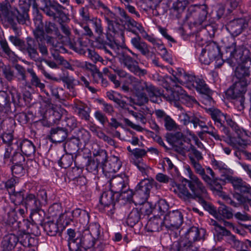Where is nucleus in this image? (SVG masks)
Segmentation results:
<instances>
[{
  "label": "nucleus",
  "mask_w": 251,
  "mask_h": 251,
  "mask_svg": "<svg viewBox=\"0 0 251 251\" xmlns=\"http://www.w3.org/2000/svg\"><path fill=\"white\" fill-rule=\"evenodd\" d=\"M39 4H34V6H38L43 11L48 7H51L59 15L62 13L63 7L57 2H51L50 0H38Z\"/></svg>",
  "instance_id": "25"
},
{
  "label": "nucleus",
  "mask_w": 251,
  "mask_h": 251,
  "mask_svg": "<svg viewBox=\"0 0 251 251\" xmlns=\"http://www.w3.org/2000/svg\"><path fill=\"white\" fill-rule=\"evenodd\" d=\"M25 164H13L11 167V170L13 175H17L22 176L24 175L25 173Z\"/></svg>",
  "instance_id": "54"
},
{
  "label": "nucleus",
  "mask_w": 251,
  "mask_h": 251,
  "mask_svg": "<svg viewBox=\"0 0 251 251\" xmlns=\"http://www.w3.org/2000/svg\"><path fill=\"white\" fill-rule=\"evenodd\" d=\"M128 179L127 177H122L116 176L112 178L110 180V190L114 193L119 194L123 191L128 189Z\"/></svg>",
  "instance_id": "11"
},
{
  "label": "nucleus",
  "mask_w": 251,
  "mask_h": 251,
  "mask_svg": "<svg viewBox=\"0 0 251 251\" xmlns=\"http://www.w3.org/2000/svg\"><path fill=\"white\" fill-rule=\"evenodd\" d=\"M82 238V247L84 248H91L95 245L96 240L93 236H81Z\"/></svg>",
  "instance_id": "57"
},
{
  "label": "nucleus",
  "mask_w": 251,
  "mask_h": 251,
  "mask_svg": "<svg viewBox=\"0 0 251 251\" xmlns=\"http://www.w3.org/2000/svg\"><path fill=\"white\" fill-rule=\"evenodd\" d=\"M36 41L31 38H26V44L24 49L26 52L31 59L35 62H41V58L39 57V53L37 50Z\"/></svg>",
  "instance_id": "14"
},
{
  "label": "nucleus",
  "mask_w": 251,
  "mask_h": 251,
  "mask_svg": "<svg viewBox=\"0 0 251 251\" xmlns=\"http://www.w3.org/2000/svg\"><path fill=\"white\" fill-rule=\"evenodd\" d=\"M13 145L16 147L17 151H21L22 153L26 156H31L35 153V147L29 140H16V142L13 143Z\"/></svg>",
  "instance_id": "12"
},
{
  "label": "nucleus",
  "mask_w": 251,
  "mask_h": 251,
  "mask_svg": "<svg viewBox=\"0 0 251 251\" xmlns=\"http://www.w3.org/2000/svg\"><path fill=\"white\" fill-rule=\"evenodd\" d=\"M76 120L74 117H67L62 121V126L68 127L69 129H73L76 127Z\"/></svg>",
  "instance_id": "58"
},
{
  "label": "nucleus",
  "mask_w": 251,
  "mask_h": 251,
  "mask_svg": "<svg viewBox=\"0 0 251 251\" xmlns=\"http://www.w3.org/2000/svg\"><path fill=\"white\" fill-rule=\"evenodd\" d=\"M0 46L3 51L8 56L9 59L12 61L16 60L17 55L11 50L6 40L2 37H0Z\"/></svg>",
  "instance_id": "33"
},
{
  "label": "nucleus",
  "mask_w": 251,
  "mask_h": 251,
  "mask_svg": "<svg viewBox=\"0 0 251 251\" xmlns=\"http://www.w3.org/2000/svg\"><path fill=\"white\" fill-rule=\"evenodd\" d=\"M208 128H205L206 130H204V132L208 133L212 137H213L216 140H221V138L219 134H218L217 131L212 126L211 123L210 122L207 123Z\"/></svg>",
  "instance_id": "62"
},
{
  "label": "nucleus",
  "mask_w": 251,
  "mask_h": 251,
  "mask_svg": "<svg viewBox=\"0 0 251 251\" xmlns=\"http://www.w3.org/2000/svg\"><path fill=\"white\" fill-rule=\"evenodd\" d=\"M78 115L82 119L86 121L89 120L90 118V109L87 106H82L79 107Z\"/></svg>",
  "instance_id": "59"
},
{
  "label": "nucleus",
  "mask_w": 251,
  "mask_h": 251,
  "mask_svg": "<svg viewBox=\"0 0 251 251\" xmlns=\"http://www.w3.org/2000/svg\"><path fill=\"white\" fill-rule=\"evenodd\" d=\"M111 48L118 55V58L122 65L127 68L130 72L139 76H142L147 74V71L140 68L138 62L130 56L125 54L121 47L117 45H112Z\"/></svg>",
  "instance_id": "4"
},
{
  "label": "nucleus",
  "mask_w": 251,
  "mask_h": 251,
  "mask_svg": "<svg viewBox=\"0 0 251 251\" xmlns=\"http://www.w3.org/2000/svg\"><path fill=\"white\" fill-rule=\"evenodd\" d=\"M7 92L8 95L11 96L12 101L14 103L18 104L20 102L22 98L21 94L15 87L9 86Z\"/></svg>",
  "instance_id": "44"
},
{
  "label": "nucleus",
  "mask_w": 251,
  "mask_h": 251,
  "mask_svg": "<svg viewBox=\"0 0 251 251\" xmlns=\"http://www.w3.org/2000/svg\"><path fill=\"white\" fill-rule=\"evenodd\" d=\"M169 208V205L167 201L164 199L159 200L157 203L155 204L154 211H157L161 214L165 212Z\"/></svg>",
  "instance_id": "51"
},
{
  "label": "nucleus",
  "mask_w": 251,
  "mask_h": 251,
  "mask_svg": "<svg viewBox=\"0 0 251 251\" xmlns=\"http://www.w3.org/2000/svg\"><path fill=\"white\" fill-rule=\"evenodd\" d=\"M184 173L189 179H184L193 195V199L197 198L199 201L202 205L206 204L205 199L208 198V194L205 187L200 179L194 174L190 166L186 165L184 167Z\"/></svg>",
  "instance_id": "3"
},
{
  "label": "nucleus",
  "mask_w": 251,
  "mask_h": 251,
  "mask_svg": "<svg viewBox=\"0 0 251 251\" xmlns=\"http://www.w3.org/2000/svg\"><path fill=\"white\" fill-rule=\"evenodd\" d=\"M10 105V98L7 91H0V112L2 113V116L11 111Z\"/></svg>",
  "instance_id": "22"
},
{
  "label": "nucleus",
  "mask_w": 251,
  "mask_h": 251,
  "mask_svg": "<svg viewBox=\"0 0 251 251\" xmlns=\"http://www.w3.org/2000/svg\"><path fill=\"white\" fill-rule=\"evenodd\" d=\"M153 183L152 179H144L137 184L134 192V198L140 200L139 203H144L148 200Z\"/></svg>",
  "instance_id": "7"
},
{
  "label": "nucleus",
  "mask_w": 251,
  "mask_h": 251,
  "mask_svg": "<svg viewBox=\"0 0 251 251\" xmlns=\"http://www.w3.org/2000/svg\"><path fill=\"white\" fill-rule=\"evenodd\" d=\"M134 86L135 96L137 99L136 103L142 105L148 101V98L147 95L143 92L146 89L147 92L150 100L154 103H159L162 101L161 96L162 95V90L155 87L151 84L146 82H141L139 80L136 82Z\"/></svg>",
  "instance_id": "2"
},
{
  "label": "nucleus",
  "mask_w": 251,
  "mask_h": 251,
  "mask_svg": "<svg viewBox=\"0 0 251 251\" xmlns=\"http://www.w3.org/2000/svg\"><path fill=\"white\" fill-rule=\"evenodd\" d=\"M174 83H178L180 84H182L184 83H186L192 86L196 77L192 75L186 74L183 70L180 69L178 76L174 75Z\"/></svg>",
  "instance_id": "27"
},
{
  "label": "nucleus",
  "mask_w": 251,
  "mask_h": 251,
  "mask_svg": "<svg viewBox=\"0 0 251 251\" xmlns=\"http://www.w3.org/2000/svg\"><path fill=\"white\" fill-rule=\"evenodd\" d=\"M140 219L139 211L136 208H134L128 215L126 222L128 226H133L138 222Z\"/></svg>",
  "instance_id": "37"
},
{
  "label": "nucleus",
  "mask_w": 251,
  "mask_h": 251,
  "mask_svg": "<svg viewBox=\"0 0 251 251\" xmlns=\"http://www.w3.org/2000/svg\"><path fill=\"white\" fill-rule=\"evenodd\" d=\"M212 119L214 121L215 123L218 126H222L225 122L226 115L221 113L218 109L212 107L208 109Z\"/></svg>",
  "instance_id": "30"
},
{
  "label": "nucleus",
  "mask_w": 251,
  "mask_h": 251,
  "mask_svg": "<svg viewBox=\"0 0 251 251\" xmlns=\"http://www.w3.org/2000/svg\"><path fill=\"white\" fill-rule=\"evenodd\" d=\"M172 191L175 192L181 199L185 201L193 199V195L190 193L185 185L182 183L177 184L172 181Z\"/></svg>",
  "instance_id": "15"
},
{
  "label": "nucleus",
  "mask_w": 251,
  "mask_h": 251,
  "mask_svg": "<svg viewBox=\"0 0 251 251\" xmlns=\"http://www.w3.org/2000/svg\"><path fill=\"white\" fill-rule=\"evenodd\" d=\"M209 224L214 226V230L217 232V233H214V235H228V231L224 227L220 226L218 223L214 220L211 219L209 221Z\"/></svg>",
  "instance_id": "49"
},
{
  "label": "nucleus",
  "mask_w": 251,
  "mask_h": 251,
  "mask_svg": "<svg viewBox=\"0 0 251 251\" xmlns=\"http://www.w3.org/2000/svg\"><path fill=\"white\" fill-rule=\"evenodd\" d=\"M68 246L71 251H78L82 246V238L81 236H69Z\"/></svg>",
  "instance_id": "32"
},
{
  "label": "nucleus",
  "mask_w": 251,
  "mask_h": 251,
  "mask_svg": "<svg viewBox=\"0 0 251 251\" xmlns=\"http://www.w3.org/2000/svg\"><path fill=\"white\" fill-rule=\"evenodd\" d=\"M120 24L118 22L117 20L111 21L107 23V34H109L111 36L118 33L120 31Z\"/></svg>",
  "instance_id": "48"
},
{
  "label": "nucleus",
  "mask_w": 251,
  "mask_h": 251,
  "mask_svg": "<svg viewBox=\"0 0 251 251\" xmlns=\"http://www.w3.org/2000/svg\"><path fill=\"white\" fill-rule=\"evenodd\" d=\"M234 197L240 203L243 204L249 203L251 206V186L247 183L239 193L234 195Z\"/></svg>",
  "instance_id": "16"
},
{
  "label": "nucleus",
  "mask_w": 251,
  "mask_h": 251,
  "mask_svg": "<svg viewBox=\"0 0 251 251\" xmlns=\"http://www.w3.org/2000/svg\"><path fill=\"white\" fill-rule=\"evenodd\" d=\"M25 200L26 205L31 206L33 209L35 210H37L41 207V202L40 200L37 199L36 196L34 194H27Z\"/></svg>",
  "instance_id": "36"
},
{
  "label": "nucleus",
  "mask_w": 251,
  "mask_h": 251,
  "mask_svg": "<svg viewBox=\"0 0 251 251\" xmlns=\"http://www.w3.org/2000/svg\"><path fill=\"white\" fill-rule=\"evenodd\" d=\"M113 192L111 191L102 193L100 200V203L104 206H108L114 203Z\"/></svg>",
  "instance_id": "34"
},
{
  "label": "nucleus",
  "mask_w": 251,
  "mask_h": 251,
  "mask_svg": "<svg viewBox=\"0 0 251 251\" xmlns=\"http://www.w3.org/2000/svg\"><path fill=\"white\" fill-rule=\"evenodd\" d=\"M93 155L96 157V161L99 164H101L103 167L107 159L106 151L104 150L99 149L95 152H94Z\"/></svg>",
  "instance_id": "43"
},
{
  "label": "nucleus",
  "mask_w": 251,
  "mask_h": 251,
  "mask_svg": "<svg viewBox=\"0 0 251 251\" xmlns=\"http://www.w3.org/2000/svg\"><path fill=\"white\" fill-rule=\"evenodd\" d=\"M131 43L132 46L139 50L143 55L146 56L149 54L150 50L147 44L144 42H142L141 38L139 36L131 38Z\"/></svg>",
  "instance_id": "29"
},
{
  "label": "nucleus",
  "mask_w": 251,
  "mask_h": 251,
  "mask_svg": "<svg viewBox=\"0 0 251 251\" xmlns=\"http://www.w3.org/2000/svg\"><path fill=\"white\" fill-rule=\"evenodd\" d=\"M192 86L195 88L197 91L201 94H211V91L208 87L203 79L199 78H196L194 81Z\"/></svg>",
  "instance_id": "31"
},
{
  "label": "nucleus",
  "mask_w": 251,
  "mask_h": 251,
  "mask_svg": "<svg viewBox=\"0 0 251 251\" xmlns=\"http://www.w3.org/2000/svg\"><path fill=\"white\" fill-rule=\"evenodd\" d=\"M227 49L230 50L229 59L233 63L237 62L239 64L236 67L235 72L238 80L227 90L226 94L232 99H238L240 104L242 105L244 102V95L251 82L250 76L251 72L248 67L246 66L243 59H239V54H237L238 49L236 48L234 42L231 47Z\"/></svg>",
  "instance_id": "1"
},
{
  "label": "nucleus",
  "mask_w": 251,
  "mask_h": 251,
  "mask_svg": "<svg viewBox=\"0 0 251 251\" xmlns=\"http://www.w3.org/2000/svg\"><path fill=\"white\" fill-rule=\"evenodd\" d=\"M19 240L18 236H4L1 244L2 251H11Z\"/></svg>",
  "instance_id": "28"
},
{
  "label": "nucleus",
  "mask_w": 251,
  "mask_h": 251,
  "mask_svg": "<svg viewBox=\"0 0 251 251\" xmlns=\"http://www.w3.org/2000/svg\"><path fill=\"white\" fill-rule=\"evenodd\" d=\"M227 241L232 247L235 248L238 251H240L243 248H247V244H248V243L246 241L245 243L241 242L236 239L235 236H228Z\"/></svg>",
  "instance_id": "42"
},
{
  "label": "nucleus",
  "mask_w": 251,
  "mask_h": 251,
  "mask_svg": "<svg viewBox=\"0 0 251 251\" xmlns=\"http://www.w3.org/2000/svg\"><path fill=\"white\" fill-rule=\"evenodd\" d=\"M18 9L11 8L8 10L0 3V19L3 24L14 26L16 25L17 17L19 16Z\"/></svg>",
  "instance_id": "8"
},
{
  "label": "nucleus",
  "mask_w": 251,
  "mask_h": 251,
  "mask_svg": "<svg viewBox=\"0 0 251 251\" xmlns=\"http://www.w3.org/2000/svg\"><path fill=\"white\" fill-rule=\"evenodd\" d=\"M239 59H242L245 63L246 66L248 67L251 72V54L248 55V50H244L242 55L240 54L241 50L238 49Z\"/></svg>",
  "instance_id": "56"
},
{
  "label": "nucleus",
  "mask_w": 251,
  "mask_h": 251,
  "mask_svg": "<svg viewBox=\"0 0 251 251\" xmlns=\"http://www.w3.org/2000/svg\"><path fill=\"white\" fill-rule=\"evenodd\" d=\"M155 114L157 118L164 120V126L167 130L172 131L177 128V124L175 121L164 111L160 109L156 110L155 111Z\"/></svg>",
  "instance_id": "18"
},
{
  "label": "nucleus",
  "mask_w": 251,
  "mask_h": 251,
  "mask_svg": "<svg viewBox=\"0 0 251 251\" xmlns=\"http://www.w3.org/2000/svg\"><path fill=\"white\" fill-rule=\"evenodd\" d=\"M183 218L182 213L179 210L170 212L165 217V223L168 226L178 229L183 223Z\"/></svg>",
  "instance_id": "13"
},
{
  "label": "nucleus",
  "mask_w": 251,
  "mask_h": 251,
  "mask_svg": "<svg viewBox=\"0 0 251 251\" xmlns=\"http://www.w3.org/2000/svg\"><path fill=\"white\" fill-rule=\"evenodd\" d=\"M12 200L16 205L22 203L24 201V191L14 192L11 197Z\"/></svg>",
  "instance_id": "60"
},
{
  "label": "nucleus",
  "mask_w": 251,
  "mask_h": 251,
  "mask_svg": "<svg viewBox=\"0 0 251 251\" xmlns=\"http://www.w3.org/2000/svg\"><path fill=\"white\" fill-rule=\"evenodd\" d=\"M230 180L234 189L236 191V193H239L247 184L241 178L238 177H232Z\"/></svg>",
  "instance_id": "47"
},
{
  "label": "nucleus",
  "mask_w": 251,
  "mask_h": 251,
  "mask_svg": "<svg viewBox=\"0 0 251 251\" xmlns=\"http://www.w3.org/2000/svg\"><path fill=\"white\" fill-rule=\"evenodd\" d=\"M207 52V56H210L213 60L221 61V56L220 53V48L217 44L214 42L209 43L203 49Z\"/></svg>",
  "instance_id": "23"
},
{
  "label": "nucleus",
  "mask_w": 251,
  "mask_h": 251,
  "mask_svg": "<svg viewBox=\"0 0 251 251\" xmlns=\"http://www.w3.org/2000/svg\"><path fill=\"white\" fill-rule=\"evenodd\" d=\"M101 16H103L107 24L111 21L117 20V16L105 5L101 9L100 11Z\"/></svg>",
  "instance_id": "38"
},
{
  "label": "nucleus",
  "mask_w": 251,
  "mask_h": 251,
  "mask_svg": "<svg viewBox=\"0 0 251 251\" xmlns=\"http://www.w3.org/2000/svg\"><path fill=\"white\" fill-rule=\"evenodd\" d=\"M29 5L24 1H21L19 3V9H18L19 16L17 17V22L20 24H25L27 25L29 23V17L28 12Z\"/></svg>",
  "instance_id": "17"
},
{
  "label": "nucleus",
  "mask_w": 251,
  "mask_h": 251,
  "mask_svg": "<svg viewBox=\"0 0 251 251\" xmlns=\"http://www.w3.org/2000/svg\"><path fill=\"white\" fill-rule=\"evenodd\" d=\"M73 161V156L70 154H66L58 161L59 165L63 168H67L71 166Z\"/></svg>",
  "instance_id": "46"
},
{
  "label": "nucleus",
  "mask_w": 251,
  "mask_h": 251,
  "mask_svg": "<svg viewBox=\"0 0 251 251\" xmlns=\"http://www.w3.org/2000/svg\"><path fill=\"white\" fill-rule=\"evenodd\" d=\"M14 149L17 151L16 147L13 145V143L12 144V146H7L5 147L3 155V159L5 163L9 160L10 161V159L12 157L11 154L12 152L13 153V150Z\"/></svg>",
  "instance_id": "61"
},
{
  "label": "nucleus",
  "mask_w": 251,
  "mask_h": 251,
  "mask_svg": "<svg viewBox=\"0 0 251 251\" xmlns=\"http://www.w3.org/2000/svg\"><path fill=\"white\" fill-rule=\"evenodd\" d=\"M122 166V163L117 156L112 155L110 159L103 167V171L111 174L118 171Z\"/></svg>",
  "instance_id": "19"
},
{
  "label": "nucleus",
  "mask_w": 251,
  "mask_h": 251,
  "mask_svg": "<svg viewBox=\"0 0 251 251\" xmlns=\"http://www.w3.org/2000/svg\"><path fill=\"white\" fill-rule=\"evenodd\" d=\"M248 25V23L244 19L240 18L231 21L228 25V28L230 29L233 35L237 36L240 34Z\"/></svg>",
  "instance_id": "21"
},
{
  "label": "nucleus",
  "mask_w": 251,
  "mask_h": 251,
  "mask_svg": "<svg viewBox=\"0 0 251 251\" xmlns=\"http://www.w3.org/2000/svg\"><path fill=\"white\" fill-rule=\"evenodd\" d=\"M17 216L14 209L10 210L7 215L6 223L9 225H14L15 227L18 226L19 230L25 235H37V226L31 224L27 220H24L23 223H19L17 221Z\"/></svg>",
  "instance_id": "6"
},
{
  "label": "nucleus",
  "mask_w": 251,
  "mask_h": 251,
  "mask_svg": "<svg viewBox=\"0 0 251 251\" xmlns=\"http://www.w3.org/2000/svg\"><path fill=\"white\" fill-rule=\"evenodd\" d=\"M99 163L94 160H89L86 166V170L94 175L98 173V167Z\"/></svg>",
  "instance_id": "53"
},
{
  "label": "nucleus",
  "mask_w": 251,
  "mask_h": 251,
  "mask_svg": "<svg viewBox=\"0 0 251 251\" xmlns=\"http://www.w3.org/2000/svg\"><path fill=\"white\" fill-rule=\"evenodd\" d=\"M200 239L199 236H195L193 241L191 240L188 236H180L177 241L174 242L170 251H186L188 249L192 247L194 242Z\"/></svg>",
  "instance_id": "9"
},
{
  "label": "nucleus",
  "mask_w": 251,
  "mask_h": 251,
  "mask_svg": "<svg viewBox=\"0 0 251 251\" xmlns=\"http://www.w3.org/2000/svg\"><path fill=\"white\" fill-rule=\"evenodd\" d=\"M115 9L116 12L120 16V22L122 24L126 25L132 32L137 34L136 31L134 29H132L133 28H135L145 39L152 43L155 42V38L149 35L144 30L143 26L130 17L124 9L120 7H116Z\"/></svg>",
  "instance_id": "5"
},
{
  "label": "nucleus",
  "mask_w": 251,
  "mask_h": 251,
  "mask_svg": "<svg viewBox=\"0 0 251 251\" xmlns=\"http://www.w3.org/2000/svg\"><path fill=\"white\" fill-rule=\"evenodd\" d=\"M90 21L92 24V26L94 29L95 33L99 35L100 38V36L102 35L103 34V29L102 26L101 20L97 17H93L90 20Z\"/></svg>",
  "instance_id": "41"
},
{
  "label": "nucleus",
  "mask_w": 251,
  "mask_h": 251,
  "mask_svg": "<svg viewBox=\"0 0 251 251\" xmlns=\"http://www.w3.org/2000/svg\"><path fill=\"white\" fill-rule=\"evenodd\" d=\"M213 215L219 221H223L224 219H229L233 217L231 208L225 204H221L217 210H213Z\"/></svg>",
  "instance_id": "20"
},
{
  "label": "nucleus",
  "mask_w": 251,
  "mask_h": 251,
  "mask_svg": "<svg viewBox=\"0 0 251 251\" xmlns=\"http://www.w3.org/2000/svg\"><path fill=\"white\" fill-rule=\"evenodd\" d=\"M207 120L197 114H193L191 123L193 124L194 128L199 126L201 128H208V126L206 125Z\"/></svg>",
  "instance_id": "35"
},
{
  "label": "nucleus",
  "mask_w": 251,
  "mask_h": 251,
  "mask_svg": "<svg viewBox=\"0 0 251 251\" xmlns=\"http://www.w3.org/2000/svg\"><path fill=\"white\" fill-rule=\"evenodd\" d=\"M133 164L143 175H148L151 168L143 161L142 159L134 160Z\"/></svg>",
  "instance_id": "50"
},
{
  "label": "nucleus",
  "mask_w": 251,
  "mask_h": 251,
  "mask_svg": "<svg viewBox=\"0 0 251 251\" xmlns=\"http://www.w3.org/2000/svg\"><path fill=\"white\" fill-rule=\"evenodd\" d=\"M116 74L120 77L128 79L131 81V82L135 83L138 80V79L136 78L135 77L121 69H119Z\"/></svg>",
  "instance_id": "64"
},
{
  "label": "nucleus",
  "mask_w": 251,
  "mask_h": 251,
  "mask_svg": "<svg viewBox=\"0 0 251 251\" xmlns=\"http://www.w3.org/2000/svg\"><path fill=\"white\" fill-rule=\"evenodd\" d=\"M173 88L172 89L166 88L167 93L163 94V91L162 95L161 98L163 97L170 102H176L179 100H181L183 98L184 93L185 91L176 83L172 84Z\"/></svg>",
  "instance_id": "10"
},
{
  "label": "nucleus",
  "mask_w": 251,
  "mask_h": 251,
  "mask_svg": "<svg viewBox=\"0 0 251 251\" xmlns=\"http://www.w3.org/2000/svg\"><path fill=\"white\" fill-rule=\"evenodd\" d=\"M80 215H82L85 218H86L87 222H88L89 219L88 213L85 211H82L80 209L76 208L67 214L66 217H69V219L66 222V225H68L73 221V218H77Z\"/></svg>",
  "instance_id": "39"
},
{
  "label": "nucleus",
  "mask_w": 251,
  "mask_h": 251,
  "mask_svg": "<svg viewBox=\"0 0 251 251\" xmlns=\"http://www.w3.org/2000/svg\"><path fill=\"white\" fill-rule=\"evenodd\" d=\"M24 155L23 153L15 151L13 152L10 162L13 164H25V158Z\"/></svg>",
  "instance_id": "52"
},
{
  "label": "nucleus",
  "mask_w": 251,
  "mask_h": 251,
  "mask_svg": "<svg viewBox=\"0 0 251 251\" xmlns=\"http://www.w3.org/2000/svg\"><path fill=\"white\" fill-rule=\"evenodd\" d=\"M206 231L204 228H199L196 226H192L187 229L185 232L186 235H205Z\"/></svg>",
  "instance_id": "55"
},
{
  "label": "nucleus",
  "mask_w": 251,
  "mask_h": 251,
  "mask_svg": "<svg viewBox=\"0 0 251 251\" xmlns=\"http://www.w3.org/2000/svg\"><path fill=\"white\" fill-rule=\"evenodd\" d=\"M27 71L31 76V83L32 85L39 87L41 90L43 91L45 85L44 83L41 82L40 79L37 76L34 70L32 69H28Z\"/></svg>",
  "instance_id": "45"
},
{
  "label": "nucleus",
  "mask_w": 251,
  "mask_h": 251,
  "mask_svg": "<svg viewBox=\"0 0 251 251\" xmlns=\"http://www.w3.org/2000/svg\"><path fill=\"white\" fill-rule=\"evenodd\" d=\"M62 211V206L60 204L57 203H53L49 208L50 217L52 218L53 222L56 221V223H61L62 218H63L65 216V215H61Z\"/></svg>",
  "instance_id": "24"
},
{
  "label": "nucleus",
  "mask_w": 251,
  "mask_h": 251,
  "mask_svg": "<svg viewBox=\"0 0 251 251\" xmlns=\"http://www.w3.org/2000/svg\"><path fill=\"white\" fill-rule=\"evenodd\" d=\"M67 136V131L64 128H53L50 131V138L53 142L61 143L65 140Z\"/></svg>",
  "instance_id": "26"
},
{
  "label": "nucleus",
  "mask_w": 251,
  "mask_h": 251,
  "mask_svg": "<svg viewBox=\"0 0 251 251\" xmlns=\"http://www.w3.org/2000/svg\"><path fill=\"white\" fill-rule=\"evenodd\" d=\"M212 165L214 169H217L223 174V176L230 174L231 170L223 162L214 160L212 161Z\"/></svg>",
  "instance_id": "40"
},
{
  "label": "nucleus",
  "mask_w": 251,
  "mask_h": 251,
  "mask_svg": "<svg viewBox=\"0 0 251 251\" xmlns=\"http://www.w3.org/2000/svg\"><path fill=\"white\" fill-rule=\"evenodd\" d=\"M88 3L89 7L95 10L102 9L104 4L100 0H86Z\"/></svg>",
  "instance_id": "63"
}]
</instances>
